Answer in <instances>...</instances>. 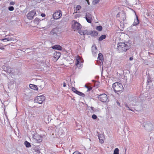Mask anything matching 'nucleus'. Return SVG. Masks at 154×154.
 <instances>
[{"instance_id": "23", "label": "nucleus", "mask_w": 154, "mask_h": 154, "mask_svg": "<svg viewBox=\"0 0 154 154\" xmlns=\"http://www.w3.org/2000/svg\"><path fill=\"white\" fill-rule=\"evenodd\" d=\"M55 29H53L50 33V35H57L56 32L55 31Z\"/></svg>"}, {"instance_id": "25", "label": "nucleus", "mask_w": 154, "mask_h": 154, "mask_svg": "<svg viewBox=\"0 0 154 154\" xmlns=\"http://www.w3.org/2000/svg\"><path fill=\"white\" fill-rule=\"evenodd\" d=\"M25 144L26 146L27 147H29L31 146L30 143L29 142H27V141H25Z\"/></svg>"}, {"instance_id": "19", "label": "nucleus", "mask_w": 154, "mask_h": 154, "mask_svg": "<svg viewBox=\"0 0 154 154\" xmlns=\"http://www.w3.org/2000/svg\"><path fill=\"white\" fill-rule=\"evenodd\" d=\"M98 59L100 60L102 62L103 61V56L101 53H99L98 54Z\"/></svg>"}, {"instance_id": "3", "label": "nucleus", "mask_w": 154, "mask_h": 154, "mask_svg": "<svg viewBox=\"0 0 154 154\" xmlns=\"http://www.w3.org/2000/svg\"><path fill=\"white\" fill-rule=\"evenodd\" d=\"M97 98L100 101L103 103H106L109 101L107 95L105 94L97 95Z\"/></svg>"}, {"instance_id": "42", "label": "nucleus", "mask_w": 154, "mask_h": 154, "mask_svg": "<svg viewBox=\"0 0 154 154\" xmlns=\"http://www.w3.org/2000/svg\"><path fill=\"white\" fill-rule=\"evenodd\" d=\"M117 103L119 105H120V103L119 102H117Z\"/></svg>"}, {"instance_id": "34", "label": "nucleus", "mask_w": 154, "mask_h": 154, "mask_svg": "<svg viewBox=\"0 0 154 154\" xmlns=\"http://www.w3.org/2000/svg\"><path fill=\"white\" fill-rule=\"evenodd\" d=\"M10 4L11 5H14L15 4V2H11Z\"/></svg>"}, {"instance_id": "2", "label": "nucleus", "mask_w": 154, "mask_h": 154, "mask_svg": "<svg viewBox=\"0 0 154 154\" xmlns=\"http://www.w3.org/2000/svg\"><path fill=\"white\" fill-rule=\"evenodd\" d=\"M112 88L115 92L117 93H121L124 89L122 85L118 82L113 83L112 85Z\"/></svg>"}, {"instance_id": "8", "label": "nucleus", "mask_w": 154, "mask_h": 154, "mask_svg": "<svg viewBox=\"0 0 154 154\" xmlns=\"http://www.w3.org/2000/svg\"><path fill=\"white\" fill-rule=\"evenodd\" d=\"M33 138L35 142L36 143H39L42 142V137L40 135L35 134L33 136Z\"/></svg>"}, {"instance_id": "20", "label": "nucleus", "mask_w": 154, "mask_h": 154, "mask_svg": "<svg viewBox=\"0 0 154 154\" xmlns=\"http://www.w3.org/2000/svg\"><path fill=\"white\" fill-rule=\"evenodd\" d=\"M139 23V21L137 17L136 19L134 20V21L133 23L134 26H136Z\"/></svg>"}, {"instance_id": "28", "label": "nucleus", "mask_w": 154, "mask_h": 154, "mask_svg": "<svg viewBox=\"0 0 154 154\" xmlns=\"http://www.w3.org/2000/svg\"><path fill=\"white\" fill-rule=\"evenodd\" d=\"M99 1V0H94L93 2L92 3L93 5H95L97 4L98 3Z\"/></svg>"}, {"instance_id": "16", "label": "nucleus", "mask_w": 154, "mask_h": 154, "mask_svg": "<svg viewBox=\"0 0 154 154\" xmlns=\"http://www.w3.org/2000/svg\"><path fill=\"white\" fill-rule=\"evenodd\" d=\"M52 48L56 50H61L62 49V47L59 45H55L53 46Z\"/></svg>"}, {"instance_id": "27", "label": "nucleus", "mask_w": 154, "mask_h": 154, "mask_svg": "<svg viewBox=\"0 0 154 154\" xmlns=\"http://www.w3.org/2000/svg\"><path fill=\"white\" fill-rule=\"evenodd\" d=\"M119 154V149L118 148H116L114 151L113 154Z\"/></svg>"}, {"instance_id": "29", "label": "nucleus", "mask_w": 154, "mask_h": 154, "mask_svg": "<svg viewBox=\"0 0 154 154\" xmlns=\"http://www.w3.org/2000/svg\"><path fill=\"white\" fill-rule=\"evenodd\" d=\"M81 8V6L79 5H77L75 8L76 11H79Z\"/></svg>"}, {"instance_id": "26", "label": "nucleus", "mask_w": 154, "mask_h": 154, "mask_svg": "<svg viewBox=\"0 0 154 154\" xmlns=\"http://www.w3.org/2000/svg\"><path fill=\"white\" fill-rule=\"evenodd\" d=\"M11 38H5L3 39H2V41H3L5 42L10 41H11Z\"/></svg>"}, {"instance_id": "13", "label": "nucleus", "mask_w": 154, "mask_h": 154, "mask_svg": "<svg viewBox=\"0 0 154 154\" xmlns=\"http://www.w3.org/2000/svg\"><path fill=\"white\" fill-rule=\"evenodd\" d=\"M98 34L97 32L96 31H88L87 35H91V36H97Z\"/></svg>"}, {"instance_id": "41", "label": "nucleus", "mask_w": 154, "mask_h": 154, "mask_svg": "<svg viewBox=\"0 0 154 154\" xmlns=\"http://www.w3.org/2000/svg\"><path fill=\"white\" fill-rule=\"evenodd\" d=\"M0 49H2V50H4V48H0Z\"/></svg>"}, {"instance_id": "21", "label": "nucleus", "mask_w": 154, "mask_h": 154, "mask_svg": "<svg viewBox=\"0 0 154 154\" xmlns=\"http://www.w3.org/2000/svg\"><path fill=\"white\" fill-rule=\"evenodd\" d=\"M106 37V36L105 35H102L100 36L98 39L99 41H101L104 39H105Z\"/></svg>"}, {"instance_id": "9", "label": "nucleus", "mask_w": 154, "mask_h": 154, "mask_svg": "<svg viewBox=\"0 0 154 154\" xmlns=\"http://www.w3.org/2000/svg\"><path fill=\"white\" fill-rule=\"evenodd\" d=\"M35 14V10H32L29 12L27 14L26 16L28 19L29 20H31L33 19L34 16Z\"/></svg>"}, {"instance_id": "5", "label": "nucleus", "mask_w": 154, "mask_h": 154, "mask_svg": "<svg viewBox=\"0 0 154 154\" xmlns=\"http://www.w3.org/2000/svg\"><path fill=\"white\" fill-rule=\"evenodd\" d=\"M62 13L60 10L56 11L53 14V17L54 20H57L60 18L62 16Z\"/></svg>"}, {"instance_id": "14", "label": "nucleus", "mask_w": 154, "mask_h": 154, "mask_svg": "<svg viewBox=\"0 0 154 154\" xmlns=\"http://www.w3.org/2000/svg\"><path fill=\"white\" fill-rule=\"evenodd\" d=\"M61 54L60 52H55L53 54L54 58L57 60L60 57Z\"/></svg>"}, {"instance_id": "10", "label": "nucleus", "mask_w": 154, "mask_h": 154, "mask_svg": "<svg viewBox=\"0 0 154 154\" xmlns=\"http://www.w3.org/2000/svg\"><path fill=\"white\" fill-rule=\"evenodd\" d=\"M117 17L119 18V20L121 22L124 21L126 17L125 14L124 13L119 14H118L117 15Z\"/></svg>"}, {"instance_id": "40", "label": "nucleus", "mask_w": 154, "mask_h": 154, "mask_svg": "<svg viewBox=\"0 0 154 154\" xmlns=\"http://www.w3.org/2000/svg\"><path fill=\"white\" fill-rule=\"evenodd\" d=\"M91 109L92 110H94V108L93 107H91Z\"/></svg>"}, {"instance_id": "30", "label": "nucleus", "mask_w": 154, "mask_h": 154, "mask_svg": "<svg viewBox=\"0 0 154 154\" xmlns=\"http://www.w3.org/2000/svg\"><path fill=\"white\" fill-rule=\"evenodd\" d=\"M72 91L75 93H76L77 91H78L76 90V88L74 87H72Z\"/></svg>"}, {"instance_id": "6", "label": "nucleus", "mask_w": 154, "mask_h": 154, "mask_svg": "<svg viewBox=\"0 0 154 154\" xmlns=\"http://www.w3.org/2000/svg\"><path fill=\"white\" fill-rule=\"evenodd\" d=\"M45 97L43 95L37 96L35 99V102L39 104H42L45 101Z\"/></svg>"}, {"instance_id": "7", "label": "nucleus", "mask_w": 154, "mask_h": 154, "mask_svg": "<svg viewBox=\"0 0 154 154\" xmlns=\"http://www.w3.org/2000/svg\"><path fill=\"white\" fill-rule=\"evenodd\" d=\"M76 65L77 67L79 68H81L82 66V64H81V63L83 62V60H82L81 58L79 56H77L76 58Z\"/></svg>"}, {"instance_id": "22", "label": "nucleus", "mask_w": 154, "mask_h": 154, "mask_svg": "<svg viewBox=\"0 0 154 154\" xmlns=\"http://www.w3.org/2000/svg\"><path fill=\"white\" fill-rule=\"evenodd\" d=\"M75 94L83 97L85 96V94L84 93L78 91H77Z\"/></svg>"}, {"instance_id": "39", "label": "nucleus", "mask_w": 154, "mask_h": 154, "mask_svg": "<svg viewBox=\"0 0 154 154\" xmlns=\"http://www.w3.org/2000/svg\"><path fill=\"white\" fill-rule=\"evenodd\" d=\"M133 58L132 57H130V58H129V60H133Z\"/></svg>"}, {"instance_id": "24", "label": "nucleus", "mask_w": 154, "mask_h": 154, "mask_svg": "<svg viewBox=\"0 0 154 154\" xmlns=\"http://www.w3.org/2000/svg\"><path fill=\"white\" fill-rule=\"evenodd\" d=\"M96 29L99 31H101L102 29V27L101 26H98L96 27Z\"/></svg>"}, {"instance_id": "15", "label": "nucleus", "mask_w": 154, "mask_h": 154, "mask_svg": "<svg viewBox=\"0 0 154 154\" xmlns=\"http://www.w3.org/2000/svg\"><path fill=\"white\" fill-rule=\"evenodd\" d=\"M41 21V20L39 18L37 17H36L33 20V22L34 23V25H38L39 24L40 22Z\"/></svg>"}, {"instance_id": "18", "label": "nucleus", "mask_w": 154, "mask_h": 154, "mask_svg": "<svg viewBox=\"0 0 154 154\" xmlns=\"http://www.w3.org/2000/svg\"><path fill=\"white\" fill-rule=\"evenodd\" d=\"M29 87L30 88L32 89L35 90H38V88L36 85H34L30 84L29 85Z\"/></svg>"}, {"instance_id": "33", "label": "nucleus", "mask_w": 154, "mask_h": 154, "mask_svg": "<svg viewBox=\"0 0 154 154\" xmlns=\"http://www.w3.org/2000/svg\"><path fill=\"white\" fill-rule=\"evenodd\" d=\"M92 118L93 119H96L97 118V116L96 115H95L93 114L92 116Z\"/></svg>"}, {"instance_id": "38", "label": "nucleus", "mask_w": 154, "mask_h": 154, "mask_svg": "<svg viewBox=\"0 0 154 154\" xmlns=\"http://www.w3.org/2000/svg\"><path fill=\"white\" fill-rule=\"evenodd\" d=\"M86 1L88 3V5H90V3L89 2V1L88 0H86Z\"/></svg>"}, {"instance_id": "35", "label": "nucleus", "mask_w": 154, "mask_h": 154, "mask_svg": "<svg viewBox=\"0 0 154 154\" xmlns=\"http://www.w3.org/2000/svg\"><path fill=\"white\" fill-rule=\"evenodd\" d=\"M41 15L42 17H45V14L44 13H42Z\"/></svg>"}, {"instance_id": "4", "label": "nucleus", "mask_w": 154, "mask_h": 154, "mask_svg": "<svg viewBox=\"0 0 154 154\" xmlns=\"http://www.w3.org/2000/svg\"><path fill=\"white\" fill-rule=\"evenodd\" d=\"M82 27L81 25L75 20L72 21V28L74 31L80 29Z\"/></svg>"}, {"instance_id": "11", "label": "nucleus", "mask_w": 154, "mask_h": 154, "mask_svg": "<svg viewBox=\"0 0 154 154\" xmlns=\"http://www.w3.org/2000/svg\"><path fill=\"white\" fill-rule=\"evenodd\" d=\"M85 19L88 22L91 23L92 20L91 14L89 13H87L85 16Z\"/></svg>"}, {"instance_id": "37", "label": "nucleus", "mask_w": 154, "mask_h": 154, "mask_svg": "<svg viewBox=\"0 0 154 154\" xmlns=\"http://www.w3.org/2000/svg\"><path fill=\"white\" fill-rule=\"evenodd\" d=\"M85 86L88 88V90H90L91 89V88H90L89 87H87L86 86V85H85Z\"/></svg>"}, {"instance_id": "32", "label": "nucleus", "mask_w": 154, "mask_h": 154, "mask_svg": "<svg viewBox=\"0 0 154 154\" xmlns=\"http://www.w3.org/2000/svg\"><path fill=\"white\" fill-rule=\"evenodd\" d=\"M72 154H82L80 152H79L78 151H75Z\"/></svg>"}, {"instance_id": "31", "label": "nucleus", "mask_w": 154, "mask_h": 154, "mask_svg": "<svg viewBox=\"0 0 154 154\" xmlns=\"http://www.w3.org/2000/svg\"><path fill=\"white\" fill-rule=\"evenodd\" d=\"M8 9L10 11H13L14 10V8L13 6H10L8 7Z\"/></svg>"}, {"instance_id": "12", "label": "nucleus", "mask_w": 154, "mask_h": 154, "mask_svg": "<svg viewBox=\"0 0 154 154\" xmlns=\"http://www.w3.org/2000/svg\"><path fill=\"white\" fill-rule=\"evenodd\" d=\"M100 142L103 143L104 142V140L105 139V137L104 134H99L98 135Z\"/></svg>"}, {"instance_id": "36", "label": "nucleus", "mask_w": 154, "mask_h": 154, "mask_svg": "<svg viewBox=\"0 0 154 154\" xmlns=\"http://www.w3.org/2000/svg\"><path fill=\"white\" fill-rule=\"evenodd\" d=\"M66 86V85L65 82L63 83V87H65Z\"/></svg>"}, {"instance_id": "1", "label": "nucleus", "mask_w": 154, "mask_h": 154, "mask_svg": "<svg viewBox=\"0 0 154 154\" xmlns=\"http://www.w3.org/2000/svg\"><path fill=\"white\" fill-rule=\"evenodd\" d=\"M130 48V46L127 42H120L117 44V49L119 52H125Z\"/></svg>"}, {"instance_id": "17", "label": "nucleus", "mask_w": 154, "mask_h": 154, "mask_svg": "<svg viewBox=\"0 0 154 154\" xmlns=\"http://www.w3.org/2000/svg\"><path fill=\"white\" fill-rule=\"evenodd\" d=\"M88 31L84 30H79V33L81 35H87V32Z\"/></svg>"}]
</instances>
